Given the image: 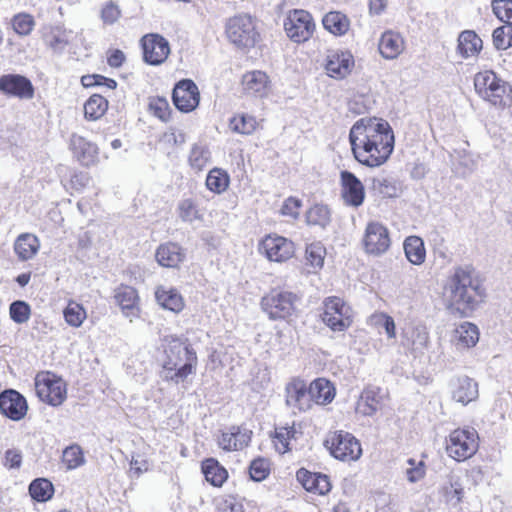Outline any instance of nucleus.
Returning a JSON list of instances; mask_svg holds the SVG:
<instances>
[{"label":"nucleus","mask_w":512,"mask_h":512,"mask_svg":"<svg viewBox=\"0 0 512 512\" xmlns=\"http://www.w3.org/2000/svg\"><path fill=\"white\" fill-rule=\"evenodd\" d=\"M355 159L367 167H379L391 156L395 138L390 124L381 118H361L349 132Z\"/></svg>","instance_id":"nucleus-1"},{"label":"nucleus","mask_w":512,"mask_h":512,"mask_svg":"<svg viewBox=\"0 0 512 512\" xmlns=\"http://www.w3.org/2000/svg\"><path fill=\"white\" fill-rule=\"evenodd\" d=\"M447 308L461 317L469 316L484 301L485 288L471 265L458 266L443 287Z\"/></svg>","instance_id":"nucleus-2"},{"label":"nucleus","mask_w":512,"mask_h":512,"mask_svg":"<svg viewBox=\"0 0 512 512\" xmlns=\"http://www.w3.org/2000/svg\"><path fill=\"white\" fill-rule=\"evenodd\" d=\"M197 364L196 351L188 343V339L172 337L165 349L160 377L164 381L179 384L196 372Z\"/></svg>","instance_id":"nucleus-3"},{"label":"nucleus","mask_w":512,"mask_h":512,"mask_svg":"<svg viewBox=\"0 0 512 512\" xmlns=\"http://www.w3.org/2000/svg\"><path fill=\"white\" fill-rule=\"evenodd\" d=\"M225 32L229 41L238 49L253 48L260 39L254 20L248 14H239L229 18Z\"/></svg>","instance_id":"nucleus-4"},{"label":"nucleus","mask_w":512,"mask_h":512,"mask_svg":"<svg viewBox=\"0 0 512 512\" xmlns=\"http://www.w3.org/2000/svg\"><path fill=\"white\" fill-rule=\"evenodd\" d=\"M296 294L288 291L272 290L261 300L262 310L271 320H285L296 310Z\"/></svg>","instance_id":"nucleus-5"},{"label":"nucleus","mask_w":512,"mask_h":512,"mask_svg":"<svg viewBox=\"0 0 512 512\" xmlns=\"http://www.w3.org/2000/svg\"><path fill=\"white\" fill-rule=\"evenodd\" d=\"M284 30L291 41L298 44L304 43L312 37L315 23L308 11L293 9L284 20Z\"/></svg>","instance_id":"nucleus-6"},{"label":"nucleus","mask_w":512,"mask_h":512,"mask_svg":"<svg viewBox=\"0 0 512 512\" xmlns=\"http://www.w3.org/2000/svg\"><path fill=\"white\" fill-rule=\"evenodd\" d=\"M478 435L474 429H456L449 435L446 451L457 461L472 457L478 450Z\"/></svg>","instance_id":"nucleus-7"},{"label":"nucleus","mask_w":512,"mask_h":512,"mask_svg":"<svg viewBox=\"0 0 512 512\" xmlns=\"http://www.w3.org/2000/svg\"><path fill=\"white\" fill-rule=\"evenodd\" d=\"M330 454L341 461H355L362 455L361 444L351 433L335 431L325 441Z\"/></svg>","instance_id":"nucleus-8"},{"label":"nucleus","mask_w":512,"mask_h":512,"mask_svg":"<svg viewBox=\"0 0 512 512\" xmlns=\"http://www.w3.org/2000/svg\"><path fill=\"white\" fill-rule=\"evenodd\" d=\"M35 390L42 402L54 407L61 405L67 397L65 382L49 373L36 376Z\"/></svg>","instance_id":"nucleus-9"},{"label":"nucleus","mask_w":512,"mask_h":512,"mask_svg":"<svg viewBox=\"0 0 512 512\" xmlns=\"http://www.w3.org/2000/svg\"><path fill=\"white\" fill-rule=\"evenodd\" d=\"M259 251L270 261L285 262L294 255L295 246L291 240L274 234L267 235L261 241Z\"/></svg>","instance_id":"nucleus-10"},{"label":"nucleus","mask_w":512,"mask_h":512,"mask_svg":"<svg viewBox=\"0 0 512 512\" xmlns=\"http://www.w3.org/2000/svg\"><path fill=\"white\" fill-rule=\"evenodd\" d=\"M363 243L366 253L374 256L384 254L391 244L388 229L379 222L368 223Z\"/></svg>","instance_id":"nucleus-11"},{"label":"nucleus","mask_w":512,"mask_h":512,"mask_svg":"<svg viewBox=\"0 0 512 512\" xmlns=\"http://www.w3.org/2000/svg\"><path fill=\"white\" fill-rule=\"evenodd\" d=\"M28 411L26 398L14 389L0 392V413L12 421L22 420Z\"/></svg>","instance_id":"nucleus-12"},{"label":"nucleus","mask_w":512,"mask_h":512,"mask_svg":"<svg viewBox=\"0 0 512 512\" xmlns=\"http://www.w3.org/2000/svg\"><path fill=\"white\" fill-rule=\"evenodd\" d=\"M143 59L150 65H160L168 57L170 47L168 41L159 34H148L142 37Z\"/></svg>","instance_id":"nucleus-13"},{"label":"nucleus","mask_w":512,"mask_h":512,"mask_svg":"<svg viewBox=\"0 0 512 512\" xmlns=\"http://www.w3.org/2000/svg\"><path fill=\"white\" fill-rule=\"evenodd\" d=\"M341 196L348 206L359 207L365 200V188L354 173L343 170L340 172Z\"/></svg>","instance_id":"nucleus-14"},{"label":"nucleus","mask_w":512,"mask_h":512,"mask_svg":"<svg viewBox=\"0 0 512 512\" xmlns=\"http://www.w3.org/2000/svg\"><path fill=\"white\" fill-rule=\"evenodd\" d=\"M474 86L477 93H485L486 96H503L511 90L510 85L493 71L477 73L474 77Z\"/></svg>","instance_id":"nucleus-15"},{"label":"nucleus","mask_w":512,"mask_h":512,"mask_svg":"<svg viewBox=\"0 0 512 512\" xmlns=\"http://www.w3.org/2000/svg\"><path fill=\"white\" fill-rule=\"evenodd\" d=\"M353 67L354 57L348 50L331 51L327 56L325 69L328 76L332 78H345Z\"/></svg>","instance_id":"nucleus-16"},{"label":"nucleus","mask_w":512,"mask_h":512,"mask_svg":"<svg viewBox=\"0 0 512 512\" xmlns=\"http://www.w3.org/2000/svg\"><path fill=\"white\" fill-rule=\"evenodd\" d=\"M0 92L9 96H33L34 86L21 74H4L0 77Z\"/></svg>","instance_id":"nucleus-17"},{"label":"nucleus","mask_w":512,"mask_h":512,"mask_svg":"<svg viewBox=\"0 0 512 512\" xmlns=\"http://www.w3.org/2000/svg\"><path fill=\"white\" fill-rule=\"evenodd\" d=\"M70 149L73 156L83 166H92L98 161V147L78 134H72Z\"/></svg>","instance_id":"nucleus-18"},{"label":"nucleus","mask_w":512,"mask_h":512,"mask_svg":"<svg viewBox=\"0 0 512 512\" xmlns=\"http://www.w3.org/2000/svg\"><path fill=\"white\" fill-rule=\"evenodd\" d=\"M286 404L289 407L297 408L299 411H307L312 405L309 395V387L304 381L294 379L286 385Z\"/></svg>","instance_id":"nucleus-19"},{"label":"nucleus","mask_w":512,"mask_h":512,"mask_svg":"<svg viewBox=\"0 0 512 512\" xmlns=\"http://www.w3.org/2000/svg\"><path fill=\"white\" fill-rule=\"evenodd\" d=\"M296 478L303 488L309 492L325 495L331 490L329 477L325 474L310 472L305 468H300L296 473Z\"/></svg>","instance_id":"nucleus-20"},{"label":"nucleus","mask_w":512,"mask_h":512,"mask_svg":"<svg viewBox=\"0 0 512 512\" xmlns=\"http://www.w3.org/2000/svg\"><path fill=\"white\" fill-rule=\"evenodd\" d=\"M159 265L167 268H177L186 259V250L175 242L161 244L155 253Z\"/></svg>","instance_id":"nucleus-21"},{"label":"nucleus","mask_w":512,"mask_h":512,"mask_svg":"<svg viewBox=\"0 0 512 512\" xmlns=\"http://www.w3.org/2000/svg\"><path fill=\"white\" fill-rule=\"evenodd\" d=\"M251 434L252 431L246 428L232 426L229 432L222 433L219 439V446L226 451L242 450L248 446Z\"/></svg>","instance_id":"nucleus-22"},{"label":"nucleus","mask_w":512,"mask_h":512,"mask_svg":"<svg viewBox=\"0 0 512 512\" xmlns=\"http://www.w3.org/2000/svg\"><path fill=\"white\" fill-rule=\"evenodd\" d=\"M270 81L266 73L251 71L243 75L242 86L247 96H266L270 92Z\"/></svg>","instance_id":"nucleus-23"},{"label":"nucleus","mask_w":512,"mask_h":512,"mask_svg":"<svg viewBox=\"0 0 512 512\" xmlns=\"http://www.w3.org/2000/svg\"><path fill=\"white\" fill-rule=\"evenodd\" d=\"M116 303L120 306L122 312L127 317H136L139 313L138 293L131 286L122 285L115 290L114 295Z\"/></svg>","instance_id":"nucleus-24"},{"label":"nucleus","mask_w":512,"mask_h":512,"mask_svg":"<svg viewBox=\"0 0 512 512\" xmlns=\"http://www.w3.org/2000/svg\"><path fill=\"white\" fill-rule=\"evenodd\" d=\"M309 395L311 405L313 403L325 405L334 399L335 388L332 386L330 381L324 378H318L310 383Z\"/></svg>","instance_id":"nucleus-25"},{"label":"nucleus","mask_w":512,"mask_h":512,"mask_svg":"<svg viewBox=\"0 0 512 512\" xmlns=\"http://www.w3.org/2000/svg\"><path fill=\"white\" fill-rule=\"evenodd\" d=\"M382 397L378 387L369 386L363 390L358 401L357 410L365 416H372L380 409Z\"/></svg>","instance_id":"nucleus-26"},{"label":"nucleus","mask_w":512,"mask_h":512,"mask_svg":"<svg viewBox=\"0 0 512 512\" xmlns=\"http://www.w3.org/2000/svg\"><path fill=\"white\" fill-rule=\"evenodd\" d=\"M482 49V40L473 30H464L458 37L457 51L463 58L477 55Z\"/></svg>","instance_id":"nucleus-27"},{"label":"nucleus","mask_w":512,"mask_h":512,"mask_svg":"<svg viewBox=\"0 0 512 512\" xmlns=\"http://www.w3.org/2000/svg\"><path fill=\"white\" fill-rule=\"evenodd\" d=\"M157 303L164 309L179 313L184 308V301L176 289H166L158 287L155 292Z\"/></svg>","instance_id":"nucleus-28"},{"label":"nucleus","mask_w":512,"mask_h":512,"mask_svg":"<svg viewBox=\"0 0 512 512\" xmlns=\"http://www.w3.org/2000/svg\"><path fill=\"white\" fill-rule=\"evenodd\" d=\"M403 39L398 33L386 31L379 41V52L386 59L396 58L403 50Z\"/></svg>","instance_id":"nucleus-29"},{"label":"nucleus","mask_w":512,"mask_h":512,"mask_svg":"<svg viewBox=\"0 0 512 512\" xmlns=\"http://www.w3.org/2000/svg\"><path fill=\"white\" fill-rule=\"evenodd\" d=\"M40 243L38 238L30 233H24L17 237L14 250L20 260L26 261L38 252Z\"/></svg>","instance_id":"nucleus-30"},{"label":"nucleus","mask_w":512,"mask_h":512,"mask_svg":"<svg viewBox=\"0 0 512 512\" xmlns=\"http://www.w3.org/2000/svg\"><path fill=\"white\" fill-rule=\"evenodd\" d=\"M478 397V384L465 376L459 378L453 391V399L463 405L470 403Z\"/></svg>","instance_id":"nucleus-31"},{"label":"nucleus","mask_w":512,"mask_h":512,"mask_svg":"<svg viewBox=\"0 0 512 512\" xmlns=\"http://www.w3.org/2000/svg\"><path fill=\"white\" fill-rule=\"evenodd\" d=\"M202 472L205 479L215 487H221L228 478L227 470L214 458L202 462Z\"/></svg>","instance_id":"nucleus-32"},{"label":"nucleus","mask_w":512,"mask_h":512,"mask_svg":"<svg viewBox=\"0 0 512 512\" xmlns=\"http://www.w3.org/2000/svg\"><path fill=\"white\" fill-rule=\"evenodd\" d=\"M405 256L413 265H421L426 258L423 240L418 236H409L403 243Z\"/></svg>","instance_id":"nucleus-33"},{"label":"nucleus","mask_w":512,"mask_h":512,"mask_svg":"<svg viewBox=\"0 0 512 512\" xmlns=\"http://www.w3.org/2000/svg\"><path fill=\"white\" fill-rule=\"evenodd\" d=\"M322 24L330 33L342 36L349 30L350 20L339 11H331L323 17Z\"/></svg>","instance_id":"nucleus-34"},{"label":"nucleus","mask_w":512,"mask_h":512,"mask_svg":"<svg viewBox=\"0 0 512 512\" xmlns=\"http://www.w3.org/2000/svg\"><path fill=\"white\" fill-rule=\"evenodd\" d=\"M457 343L459 348H471L474 347L479 341V330L478 327L470 322L461 324L456 330Z\"/></svg>","instance_id":"nucleus-35"},{"label":"nucleus","mask_w":512,"mask_h":512,"mask_svg":"<svg viewBox=\"0 0 512 512\" xmlns=\"http://www.w3.org/2000/svg\"><path fill=\"white\" fill-rule=\"evenodd\" d=\"M230 184L229 174L221 168H213L206 177V187L215 194H221L227 190Z\"/></svg>","instance_id":"nucleus-36"},{"label":"nucleus","mask_w":512,"mask_h":512,"mask_svg":"<svg viewBox=\"0 0 512 512\" xmlns=\"http://www.w3.org/2000/svg\"><path fill=\"white\" fill-rule=\"evenodd\" d=\"M29 494L31 498L37 502H46L52 498L54 486L52 482L46 478H37L30 483Z\"/></svg>","instance_id":"nucleus-37"},{"label":"nucleus","mask_w":512,"mask_h":512,"mask_svg":"<svg viewBox=\"0 0 512 512\" xmlns=\"http://www.w3.org/2000/svg\"><path fill=\"white\" fill-rule=\"evenodd\" d=\"M44 42L53 52L61 54L69 44L67 31L59 26L52 27L44 35Z\"/></svg>","instance_id":"nucleus-38"},{"label":"nucleus","mask_w":512,"mask_h":512,"mask_svg":"<svg viewBox=\"0 0 512 512\" xmlns=\"http://www.w3.org/2000/svg\"><path fill=\"white\" fill-rule=\"evenodd\" d=\"M331 221V213L328 206L316 204L306 212V222L308 225L326 228Z\"/></svg>","instance_id":"nucleus-39"},{"label":"nucleus","mask_w":512,"mask_h":512,"mask_svg":"<svg viewBox=\"0 0 512 512\" xmlns=\"http://www.w3.org/2000/svg\"><path fill=\"white\" fill-rule=\"evenodd\" d=\"M211 160V152L207 146L194 144L189 153V165L196 171H201Z\"/></svg>","instance_id":"nucleus-40"},{"label":"nucleus","mask_w":512,"mask_h":512,"mask_svg":"<svg viewBox=\"0 0 512 512\" xmlns=\"http://www.w3.org/2000/svg\"><path fill=\"white\" fill-rule=\"evenodd\" d=\"M107 109V98H88L84 103V116L89 121H96L106 113Z\"/></svg>","instance_id":"nucleus-41"},{"label":"nucleus","mask_w":512,"mask_h":512,"mask_svg":"<svg viewBox=\"0 0 512 512\" xmlns=\"http://www.w3.org/2000/svg\"><path fill=\"white\" fill-rule=\"evenodd\" d=\"M62 461L69 470L83 466L86 460L81 446L78 444H72L66 447L62 454Z\"/></svg>","instance_id":"nucleus-42"},{"label":"nucleus","mask_w":512,"mask_h":512,"mask_svg":"<svg viewBox=\"0 0 512 512\" xmlns=\"http://www.w3.org/2000/svg\"><path fill=\"white\" fill-rule=\"evenodd\" d=\"M14 32L20 36L30 35L35 27L34 17L28 13H18L11 19Z\"/></svg>","instance_id":"nucleus-43"},{"label":"nucleus","mask_w":512,"mask_h":512,"mask_svg":"<svg viewBox=\"0 0 512 512\" xmlns=\"http://www.w3.org/2000/svg\"><path fill=\"white\" fill-rule=\"evenodd\" d=\"M321 319L334 332H343L347 330L352 324L351 314L332 315L330 313H322Z\"/></svg>","instance_id":"nucleus-44"},{"label":"nucleus","mask_w":512,"mask_h":512,"mask_svg":"<svg viewBox=\"0 0 512 512\" xmlns=\"http://www.w3.org/2000/svg\"><path fill=\"white\" fill-rule=\"evenodd\" d=\"M371 189L383 197H396L397 196V187L395 182L386 177H375L372 178Z\"/></svg>","instance_id":"nucleus-45"},{"label":"nucleus","mask_w":512,"mask_h":512,"mask_svg":"<svg viewBox=\"0 0 512 512\" xmlns=\"http://www.w3.org/2000/svg\"><path fill=\"white\" fill-rule=\"evenodd\" d=\"M63 313L65 321L72 327L81 326L86 318V311L76 302H69Z\"/></svg>","instance_id":"nucleus-46"},{"label":"nucleus","mask_w":512,"mask_h":512,"mask_svg":"<svg viewBox=\"0 0 512 512\" xmlns=\"http://www.w3.org/2000/svg\"><path fill=\"white\" fill-rule=\"evenodd\" d=\"M326 251L320 242L307 245L305 255L307 263L313 268H321L324 264Z\"/></svg>","instance_id":"nucleus-47"},{"label":"nucleus","mask_w":512,"mask_h":512,"mask_svg":"<svg viewBox=\"0 0 512 512\" xmlns=\"http://www.w3.org/2000/svg\"><path fill=\"white\" fill-rule=\"evenodd\" d=\"M229 127L232 131L241 134H251L256 128V120L249 115L233 117L230 120Z\"/></svg>","instance_id":"nucleus-48"},{"label":"nucleus","mask_w":512,"mask_h":512,"mask_svg":"<svg viewBox=\"0 0 512 512\" xmlns=\"http://www.w3.org/2000/svg\"><path fill=\"white\" fill-rule=\"evenodd\" d=\"M81 84L85 88L99 87L107 89H115L117 82L114 79L107 78L103 75L92 74L81 77Z\"/></svg>","instance_id":"nucleus-49"},{"label":"nucleus","mask_w":512,"mask_h":512,"mask_svg":"<svg viewBox=\"0 0 512 512\" xmlns=\"http://www.w3.org/2000/svg\"><path fill=\"white\" fill-rule=\"evenodd\" d=\"M30 314V306L25 301L16 300L10 304V317L15 323H26L30 318Z\"/></svg>","instance_id":"nucleus-50"},{"label":"nucleus","mask_w":512,"mask_h":512,"mask_svg":"<svg viewBox=\"0 0 512 512\" xmlns=\"http://www.w3.org/2000/svg\"><path fill=\"white\" fill-rule=\"evenodd\" d=\"M149 112L163 122L168 121L171 109L167 98H152L148 105Z\"/></svg>","instance_id":"nucleus-51"},{"label":"nucleus","mask_w":512,"mask_h":512,"mask_svg":"<svg viewBox=\"0 0 512 512\" xmlns=\"http://www.w3.org/2000/svg\"><path fill=\"white\" fill-rule=\"evenodd\" d=\"M324 311L323 313H330L332 315L351 314V308L345 304V302L336 296L328 297L323 302Z\"/></svg>","instance_id":"nucleus-52"},{"label":"nucleus","mask_w":512,"mask_h":512,"mask_svg":"<svg viewBox=\"0 0 512 512\" xmlns=\"http://www.w3.org/2000/svg\"><path fill=\"white\" fill-rule=\"evenodd\" d=\"M492 11L502 22H512V0H492Z\"/></svg>","instance_id":"nucleus-53"},{"label":"nucleus","mask_w":512,"mask_h":512,"mask_svg":"<svg viewBox=\"0 0 512 512\" xmlns=\"http://www.w3.org/2000/svg\"><path fill=\"white\" fill-rule=\"evenodd\" d=\"M269 472V462L264 458L254 459L249 466L250 478L256 482L263 481Z\"/></svg>","instance_id":"nucleus-54"},{"label":"nucleus","mask_w":512,"mask_h":512,"mask_svg":"<svg viewBox=\"0 0 512 512\" xmlns=\"http://www.w3.org/2000/svg\"><path fill=\"white\" fill-rule=\"evenodd\" d=\"M178 215L185 222H193L199 219L198 209L192 199H184L178 204Z\"/></svg>","instance_id":"nucleus-55"},{"label":"nucleus","mask_w":512,"mask_h":512,"mask_svg":"<svg viewBox=\"0 0 512 512\" xmlns=\"http://www.w3.org/2000/svg\"><path fill=\"white\" fill-rule=\"evenodd\" d=\"M407 463L410 467L406 469V477L410 483H416L425 476V464L423 461L418 463L413 458H409Z\"/></svg>","instance_id":"nucleus-56"},{"label":"nucleus","mask_w":512,"mask_h":512,"mask_svg":"<svg viewBox=\"0 0 512 512\" xmlns=\"http://www.w3.org/2000/svg\"><path fill=\"white\" fill-rule=\"evenodd\" d=\"M372 321L374 322L375 325L384 328L388 338H395V322L391 316L385 313L375 314L372 316Z\"/></svg>","instance_id":"nucleus-57"},{"label":"nucleus","mask_w":512,"mask_h":512,"mask_svg":"<svg viewBox=\"0 0 512 512\" xmlns=\"http://www.w3.org/2000/svg\"><path fill=\"white\" fill-rule=\"evenodd\" d=\"M179 91L187 93L189 96H200L199 89L192 79L178 81L172 89L171 96H178Z\"/></svg>","instance_id":"nucleus-58"},{"label":"nucleus","mask_w":512,"mask_h":512,"mask_svg":"<svg viewBox=\"0 0 512 512\" xmlns=\"http://www.w3.org/2000/svg\"><path fill=\"white\" fill-rule=\"evenodd\" d=\"M121 16V11L113 2L107 3L101 10V19L104 24L112 25Z\"/></svg>","instance_id":"nucleus-59"},{"label":"nucleus","mask_w":512,"mask_h":512,"mask_svg":"<svg viewBox=\"0 0 512 512\" xmlns=\"http://www.w3.org/2000/svg\"><path fill=\"white\" fill-rule=\"evenodd\" d=\"M91 177L87 172L72 171L70 175V185L73 189L80 191L89 185Z\"/></svg>","instance_id":"nucleus-60"},{"label":"nucleus","mask_w":512,"mask_h":512,"mask_svg":"<svg viewBox=\"0 0 512 512\" xmlns=\"http://www.w3.org/2000/svg\"><path fill=\"white\" fill-rule=\"evenodd\" d=\"M216 512H243L242 505L234 498H219L216 500Z\"/></svg>","instance_id":"nucleus-61"},{"label":"nucleus","mask_w":512,"mask_h":512,"mask_svg":"<svg viewBox=\"0 0 512 512\" xmlns=\"http://www.w3.org/2000/svg\"><path fill=\"white\" fill-rule=\"evenodd\" d=\"M301 206V201L297 198L289 197L286 199L282 205L281 213L285 216H290L294 219L299 216V208Z\"/></svg>","instance_id":"nucleus-62"},{"label":"nucleus","mask_w":512,"mask_h":512,"mask_svg":"<svg viewBox=\"0 0 512 512\" xmlns=\"http://www.w3.org/2000/svg\"><path fill=\"white\" fill-rule=\"evenodd\" d=\"M296 430L294 427H281L276 429L275 438L282 444L284 450L286 452L289 450V439L294 438Z\"/></svg>","instance_id":"nucleus-63"},{"label":"nucleus","mask_w":512,"mask_h":512,"mask_svg":"<svg viewBox=\"0 0 512 512\" xmlns=\"http://www.w3.org/2000/svg\"><path fill=\"white\" fill-rule=\"evenodd\" d=\"M175 107L181 112H191L198 105L200 98H171Z\"/></svg>","instance_id":"nucleus-64"}]
</instances>
